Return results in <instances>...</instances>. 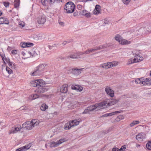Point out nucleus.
<instances>
[{"instance_id": "obj_36", "label": "nucleus", "mask_w": 151, "mask_h": 151, "mask_svg": "<svg viewBox=\"0 0 151 151\" xmlns=\"http://www.w3.org/2000/svg\"><path fill=\"white\" fill-rule=\"evenodd\" d=\"M147 32H146L147 34L151 32V23L150 24L147 28H146Z\"/></svg>"}, {"instance_id": "obj_13", "label": "nucleus", "mask_w": 151, "mask_h": 151, "mask_svg": "<svg viewBox=\"0 0 151 151\" xmlns=\"http://www.w3.org/2000/svg\"><path fill=\"white\" fill-rule=\"evenodd\" d=\"M109 99H107L106 101H104L101 103H105V105H103L101 108V109L104 108L105 106H110L115 104L116 103L115 99H112L109 102H108Z\"/></svg>"}, {"instance_id": "obj_41", "label": "nucleus", "mask_w": 151, "mask_h": 151, "mask_svg": "<svg viewBox=\"0 0 151 151\" xmlns=\"http://www.w3.org/2000/svg\"><path fill=\"white\" fill-rule=\"evenodd\" d=\"M146 147L148 149L151 150V141H149L147 143Z\"/></svg>"}, {"instance_id": "obj_61", "label": "nucleus", "mask_w": 151, "mask_h": 151, "mask_svg": "<svg viewBox=\"0 0 151 151\" xmlns=\"http://www.w3.org/2000/svg\"><path fill=\"white\" fill-rule=\"evenodd\" d=\"M2 14V12L0 10V16H1Z\"/></svg>"}, {"instance_id": "obj_11", "label": "nucleus", "mask_w": 151, "mask_h": 151, "mask_svg": "<svg viewBox=\"0 0 151 151\" xmlns=\"http://www.w3.org/2000/svg\"><path fill=\"white\" fill-rule=\"evenodd\" d=\"M40 86L38 87L35 91V92L38 93H43L46 92L49 89V88L47 86Z\"/></svg>"}, {"instance_id": "obj_50", "label": "nucleus", "mask_w": 151, "mask_h": 151, "mask_svg": "<svg viewBox=\"0 0 151 151\" xmlns=\"http://www.w3.org/2000/svg\"><path fill=\"white\" fill-rule=\"evenodd\" d=\"M85 16L87 18H89L91 17V14L89 12H87Z\"/></svg>"}, {"instance_id": "obj_14", "label": "nucleus", "mask_w": 151, "mask_h": 151, "mask_svg": "<svg viewBox=\"0 0 151 151\" xmlns=\"http://www.w3.org/2000/svg\"><path fill=\"white\" fill-rule=\"evenodd\" d=\"M146 135L143 133H139L136 135V139L139 142H142L146 138Z\"/></svg>"}, {"instance_id": "obj_20", "label": "nucleus", "mask_w": 151, "mask_h": 151, "mask_svg": "<svg viewBox=\"0 0 151 151\" xmlns=\"http://www.w3.org/2000/svg\"><path fill=\"white\" fill-rule=\"evenodd\" d=\"M142 85H150L151 82L149 79L147 78H142Z\"/></svg>"}, {"instance_id": "obj_57", "label": "nucleus", "mask_w": 151, "mask_h": 151, "mask_svg": "<svg viewBox=\"0 0 151 151\" xmlns=\"http://www.w3.org/2000/svg\"><path fill=\"white\" fill-rule=\"evenodd\" d=\"M45 0H42V3L43 5H45Z\"/></svg>"}, {"instance_id": "obj_59", "label": "nucleus", "mask_w": 151, "mask_h": 151, "mask_svg": "<svg viewBox=\"0 0 151 151\" xmlns=\"http://www.w3.org/2000/svg\"><path fill=\"white\" fill-rule=\"evenodd\" d=\"M76 107V106L75 105L74 106H73L71 108V109H73Z\"/></svg>"}, {"instance_id": "obj_43", "label": "nucleus", "mask_w": 151, "mask_h": 151, "mask_svg": "<svg viewBox=\"0 0 151 151\" xmlns=\"http://www.w3.org/2000/svg\"><path fill=\"white\" fill-rule=\"evenodd\" d=\"M8 64L9 67L12 68H15V64L13 62H10Z\"/></svg>"}, {"instance_id": "obj_10", "label": "nucleus", "mask_w": 151, "mask_h": 151, "mask_svg": "<svg viewBox=\"0 0 151 151\" xmlns=\"http://www.w3.org/2000/svg\"><path fill=\"white\" fill-rule=\"evenodd\" d=\"M66 140L65 139H61L56 142H52L50 143V146L51 147H55L58 146L59 145L61 144Z\"/></svg>"}, {"instance_id": "obj_46", "label": "nucleus", "mask_w": 151, "mask_h": 151, "mask_svg": "<svg viewBox=\"0 0 151 151\" xmlns=\"http://www.w3.org/2000/svg\"><path fill=\"white\" fill-rule=\"evenodd\" d=\"M122 1L124 4H128L131 1V0H122Z\"/></svg>"}, {"instance_id": "obj_48", "label": "nucleus", "mask_w": 151, "mask_h": 151, "mask_svg": "<svg viewBox=\"0 0 151 151\" xmlns=\"http://www.w3.org/2000/svg\"><path fill=\"white\" fill-rule=\"evenodd\" d=\"M3 4L6 7H9L10 3L8 2L4 1L3 2Z\"/></svg>"}, {"instance_id": "obj_55", "label": "nucleus", "mask_w": 151, "mask_h": 151, "mask_svg": "<svg viewBox=\"0 0 151 151\" xmlns=\"http://www.w3.org/2000/svg\"><path fill=\"white\" fill-rule=\"evenodd\" d=\"M119 149L117 147H114L112 149V151H119Z\"/></svg>"}, {"instance_id": "obj_38", "label": "nucleus", "mask_w": 151, "mask_h": 151, "mask_svg": "<svg viewBox=\"0 0 151 151\" xmlns=\"http://www.w3.org/2000/svg\"><path fill=\"white\" fill-rule=\"evenodd\" d=\"M122 112L121 111H115L114 112H113L111 113H108V116H112L114 115L115 114H116V113H119Z\"/></svg>"}, {"instance_id": "obj_12", "label": "nucleus", "mask_w": 151, "mask_h": 151, "mask_svg": "<svg viewBox=\"0 0 151 151\" xmlns=\"http://www.w3.org/2000/svg\"><path fill=\"white\" fill-rule=\"evenodd\" d=\"M46 19L45 16L42 15L38 17L37 18V23L40 24H43L46 22Z\"/></svg>"}, {"instance_id": "obj_31", "label": "nucleus", "mask_w": 151, "mask_h": 151, "mask_svg": "<svg viewBox=\"0 0 151 151\" xmlns=\"http://www.w3.org/2000/svg\"><path fill=\"white\" fill-rule=\"evenodd\" d=\"M81 53L79 52L77 54H72L69 55V57L71 58H79V57Z\"/></svg>"}, {"instance_id": "obj_45", "label": "nucleus", "mask_w": 151, "mask_h": 151, "mask_svg": "<svg viewBox=\"0 0 151 151\" xmlns=\"http://www.w3.org/2000/svg\"><path fill=\"white\" fill-rule=\"evenodd\" d=\"M34 45V44L32 43H31L29 42H27V47H32Z\"/></svg>"}, {"instance_id": "obj_2", "label": "nucleus", "mask_w": 151, "mask_h": 151, "mask_svg": "<svg viewBox=\"0 0 151 151\" xmlns=\"http://www.w3.org/2000/svg\"><path fill=\"white\" fill-rule=\"evenodd\" d=\"M105 103H96L93 105H92L88 107L87 109H85L84 111L82 113V114H90L91 111L98 110L101 109L102 106H104Z\"/></svg>"}, {"instance_id": "obj_62", "label": "nucleus", "mask_w": 151, "mask_h": 151, "mask_svg": "<svg viewBox=\"0 0 151 151\" xmlns=\"http://www.w3.org/2000/svg\"><path fill=\"white\" fill-rule=\"evenodd\" d=\"M150 76L151 77V70L150 71Z\"/></svg>"}, {"instance_id": "obj_1", "label": "nucleus", "mask_w": 151, "mask_h": 151, "mask_svg": "<svg viewBox=\"0 0 151 151\" xmlns=\"http://www.w3.org/2000/svg\"><path fill=\"white\" fill-rule=\"evenodd\" d=\"M40 122L37 119H33L31 121H27L23 123L22 127L28 130L32 129L34 127L39 124Z\"/></svg>"}, {"instance_id": "obj_42", "label": "nucleus", "mask_w": 151, "mask_h": 151, "mask_svg": "<svg viewBox=\"0 0 151 151\" xmlns=\"http://www.w3.org/2000/svg\"><path fill=\"white\" fill-rule=\"evenodd\" d=\"M6 70L9 74L13 73V71L8 67H6Z\"/></svg>"}, {"instance_id": "obj_5", "label": "nucleus", "mask_w": 151, "mask_h": 151, "mask_svg": "<svg viewBox=\"0 0 151 151\" xmlns=\"http://www.w3.org/2000/svg\"><path fill=\"white\" fill-rule=\"evenodd\" d=\"M114 39L120 44L122 45H129L131 43V41L123 39L122 37L118 34L116 35L115 36Z\"/></svg>"}, {"instance_id": "obj_63", "label": "nucleus", "mask_w": 151, "mask_h": 151, "mask_svg": "<svg viewBox=\"0 0 151 151\" xmlns=\"http://www.w3.org/2000/svg\"><path fill=\"white\" fill-rule=\"evenodd\" d=\"M45 96V95H43V96Z\"/></svg>"}, {"instance_id": "obj_30", "label": "nucleus", "mask_w": 151, "mask_h": 151, "mask_svg": "<svg viewBox=\"0 0 151 151\" xmlns=\"http://www.w3.org/2000/svg\"><path fill=\"white\" fill-rule=\"evenodd\" d=\"M72 127L70 122H68L65 124L64 126V128L65 130H68Z\"/></svg>"}, {"instance_id": "obj_60", "label": "nucleus", "mask_w": 151, "mask_h": 151, "mask_svg": "<svg viewBox=\"0 0 151 151\" xmlns=\"http://www.w3.org/2000/svg\"><path fill=\"white\" fill-rule=\"evenodd\" d=\"M13 10H10L9 11V12H12H12H13Z\"/></svg>"}, {"instance_id": "obj_49", "label": "nucleus", "mask_w": 151, "mask_h": 151, "mask_svg": "<svg viewBox=\"0 0 151 151\" xmlns=\"http://www.w3.org/2000/svg\"><path fill=\"white\" fill-rule=\"evenodd\" d=\"M87 12L86 10H83L81 12L80 14L82 15L85 16Z\"/></svg>"}, {"instance_id": "obj_9", "label": "nucleus", "mask_w": 151, "mask_h": 151, "mask_svg": "<svg viewBox=\"0 0 151 151\" xmlns=\"http://www.w3.org/2000/svg\"><path fill=\"white\" fill-rule=\"evenodd\" d=\"M104 46H101L98 47H96L94 49H88L85 52H79V53H81V55H82L84 54H88L98 50H100L104 48Z\"/></svg>"}, {"instance_id": "obj_16", "label": "nucleus", "mask_w": 151, "mask_h": 151, "mask_svg": "<svg viewBox=\"0 0 151 151\" xmlns=\"http://www.w3.org/2000/svg\"><path fill=\"white\" fill-rule=\"evenodd\" d=\"M105 91L107 94L110 97H113L114 96V91L111 89L109 87L107 86L105 88Z\"/></svg>"}, {"instance_id": "obj_27", "label": "nucleus", "mask_w": 151, "mask_h": 151, "mask_svg": "<svg viewBox=\"0 0 151 151\" xmlns=\"http://www.w3.org/2000/svg\"><path fill=\"white\" fill-rule=\"evenodd\" d=\"M84 68H81L80 69H72L73 72V73L76 75H78L81 72V71Z\"/></svg>"}, {"instance_id": "obj_35", "label": "nucleus", "mask_w": 151, "mask_h": 151, "mask_svg": "<svg viewBox=\"0 0 151 151\" xmlns=\"http://www.w3.org/2000/svg\"><path fill=\"white\" fill-rule=\"evenodd\" d=\"M140 122L139 121H133L130 124V126L132 127L134 125L139 124Z\"/></svg>"}, {"instance_id": "obj_51", "label": "nucleus", "mask_w": 151, "mask_h": 151, "mask_svg": "<svg viewBox=\"0 0 151 151\" xmlns=\"http://www.w3.org/2000/svg\"><path fill=\"white\" fill-rule=\"evenodd\" d=\"M21 46L24 48L27 47V42H22L21 44Z\"/></svg>"}, {"instance_id": "obj_39", "label": "nucleus", "mask_w": 151, "mask_h": 151, "mask_svg": "<svg viewBox=\"0 0 151 151\" xmlns=\"http://www.w3.org/2000/svg\"><path fill=\"white\" fill-rule=\"evenodd\" d=\"M18 25L20 28L23 27L25 26V23L23 21H20L19 22Z\"/></svg>"}, {"instance_id": "obj_25", "label": "nucleus", "mask_w": 151, "mask_h": 151, "mask_svg": "<svg viewBox=\"0 0 151 151\" xmlns=\"http://www.w3.org/2000/svg\"><path fill=\"white\" fill-rule=\"evenodd\" d=\"M46 65H44L43 64L40 65L37 68L39 70V71L41 73L45 69V66Z\"/></svg>"}, {"instance_id": "obj_28", "label": "nucleus", "mask_w": 151, "mask_h": 151, "mask_svg": "<svg viewBox=\"0 0 151 151\" xmlns=\"http://www.w3.org/2000/svg\"><path fill=\"white\" fill-rule=\"evenodd\" d=\"M41 73L36 68V70L33 72H31L30 75L33 76H37L40 75Z\"/></svg>"}, {"instance_id": "obj_33", "label": "nucleus", "mask_w": 151, "mask_h": 151, "mask_svg": "<svg viewBox=\"0 0 151 151\" xmlns=\"http://www.w3.org/2000/svg\"><path fill=\"white\" fill-rule=\"evenodd\" d=\"M132 53L133 55L135 56H139V55H141V53L140 51L139 50H135L132 51Z\"/></svg>"}, {"instance_id": "obj_4", "label": "nucleus", "mask_w": 151, "mask_h": 151, "mask_svg": "<svg viewBox=\"0 0 151 151\" xmlns=\"http://www.w3.org/2000/svg\"><path fill=\"white\" fill-rule=\"evenodd\" d=\"M32 86L35 87L43 86L46 85V83L42 79H38L34 80L31 82Z\"/></svg>"}, {"instance_id": "obj_54", "label": "nucleus", "mask_w": 151, "mask_h": 151, "mask_svg": "<svg viewBox=\"0 0 151 151\" xmlns=\"http://www.w3.org/2000/svg\"><path fill=\"white\" fill-rule=\"evenodd\" d=\"M17 50H13L11 51V53L13 55H15L17 54Z\"/></svg>"}, {"instance_id": "obj_56", "label": "nucleus", "mask_w": 151, "mask_h": 151, "mask_svg": "<svg viewBox=\"0 0 151 151\" xmlns=\"http://www.w3.org/2000/svg\"><path fill=\"white\" fill-rule=\"evenodd\" d=\"M77 8L79 9H82V6L80 4H78L77 5Z\"/></svg>"}, {"instance_id": "obj_52", "label": "nucleus", "mask_w": 151, "mask_h": 151, "mask_svg": "<svg viewBox=\"0 0 151 151\" xmlns=\"http://www.w3.org/2000/svg\"><path fill=\"white\" fill-rule=\"evenodd\" d=\"M58 22L60 26L63 27L64 26V23L63 22H61L60 20H58Z\"/></svg>"}, {"instance_id": "obj_15", "label": "nucleus", "mask_w": 151, "mask_h": 151, "mask_svg": "<svg viewBox=\"0 0 151 151\" xmlns=\"http://www.w3.org/2000/svg\"><path fill=\"white\" fill-rule=\"evenodd\" d=\"M101 6L99 5H96L93 13L94 14L98 15L101 13Z\"/></svg>"}, {"instance_id": "obj_7", "label": "nucleus", "mask_w": 151, "mask_h": 151, "mask_svg": "<svg viewBox=\"0 0 151 151\" xmlns=\"http://www.w3.org/2000/svg\"><path fill=\"white\" fill-rule=\"evenodd\" d=\"M119 64L118 62L116 61H114L111 62H108L101 64L99 66V67L106 69L116 66Z\"/></svg>"}, {"instance_id": "obj_32", "label": "nucleus", "mask_w": 151, "mask_h": 151, "mask_svg": "<svg viewBox=\"0 0 151 151\" xmlns=\"http://www.w3.org/2000/svg\"><path fill=\"white\" fill-rule=\"evenodd\" d=\"M48 108V106L45 103H43L40 106V109L42 111H45Z\"/></svg>"}, {"instance_id": "obj_34", "label": "nucleus", "mask_w": 151, "mask_h": 151, "mask_svg": "<svg viewBox=\"0 0 151 151\" xmlns=\"http://www.w3.org/2000/svg\"><path fill=\"white\" fill-rule=\"evenodd\" d=\"M19 0H15L14 2V5L15 8L19 7Z\"/></svg>"}, {"instance_id": "obj_23", "label": "nucleus", "mask_w": 151, "mask_h": 151, "mask_svg": "<svg viewBox=\"0 0 151 151\" xmlns=\"http://www.w3.org/2000/svg\"><path fill=\"white\" fill-rule=\"evenodd\" d=\"M21 54L23 56L22 58L25 59L31 57L29 52L22 51V52Z\"/></svg>"}, {"instance_id": "obj_6", "label": "nucleus", "mask_w": 151, "mask_h": 151, "mask_svg": "<svg viewBox=\"0 0 151 151\" xmlns=\"http://www.w3.org/2000/svg\"><path fill=\"white\" fill-rule=\"evenodd\" d=\"M143 58L141 55L135 56L134 58H130L127 61V64L130 65L134 63L139 62L143 60Z\"/></svg>"}, {"instance_id": "obj_19", "label": "nucleus", "mask_w": 151, "mask_h": 151, "mask_svg": "<svg viewBox=\"0 0 151 151\" xmlns=\"http://www.w3.org/2000/svg\"><path fill=\"white\" fill-rule=\"evenodd\" d=\"M31 146L30 144L26 145L20 148L17 149L15 151H26L29 149Z\"/></svg>"}, {"instance_id": "obj_24", "label": "nucleus", "mask_w": 151, "mask_h": 151, "mask_svg": "<svg viewBox=\"0 0 151 151\" xmlns=\"http://www.w3.org/2000/svg\"><path fill=\"white\" fill-rule=\"evenodd\" d=\"M80 121V119H78V120H72L70 122L71 123L72 127L78 125L79 124Z\"/></svg>"}, {"instance_id": "obj_17", "label": "nucleus", "mask_w": 151, "mask_h": 151, "mask_svg": "<svg viewBox=\"0 0 151 151\" xmlns=\"http://www.w3.org/2000/svg\"><path fill=\"white\" fill-rule=\"evenodd\" d=\"M68 85L64 84L61 86L60 87V91L63 93H66L68 91Z\"/></svg>"}, {"instance_id": "obj_21", "label": "nucleus", "mask_w": 151, "mask_h": 151, "mask_svg": "<svg viewBox=\"0 0 151 151\" xmlns=\"http://www.w3.org/2000/svg\"><path fill=\"white\" fill-rule=\"evenodd\" d=\"M71 88L73 90H76L77 91L81 92L83 90V88L80 85H72L71 86Z\"/></svg>"}, {"instance_id": "obj_18", "label": "nucleus", "mask_w": 151, "mask_h": 151, "mask_svg": "<svg viewBox=\"0 0 151 151\" xmlns=\"http://www.w3.org/2000/svg\"><path fill=\"white\" fill-rule=\"evenodd\" d=\"M31 146L30 144L26 145L20 148L17 149L15 151H26L29 149Z\"/></svg>"}, {"instance_id": "obj_3", "label": "nucleus", "mask_w": 151, "mask_h": 151, "mask_svg": "<svg viewBox=\"0 0 151 151\" xmlns=\"http://www.w3.org/2000/svg\"><path fill=\"white\" fill-rule=\"evenodd\" d=\"M75 9L74 4L71 1L68 2L64 7V9L67 13H72L74 12Z\"/></svg>"}, {"instance_id": "obj_58", "label": "nucleus", "mask_w": 151, "mask_h": 151, "mask_svg": "<svg viewBox=\"0 0 151 151\" xmlns=\"http://www.w3.org/2000/svg\"><path fill=\"white\" fill-rule=\"evenodd\" d=\"M103 116L104 117L108 116V113L105 114Z\"/></svg>"}, {"instance_id": "obj_8", "label": "nucleus", "mask_w": 151, "mask_h": 151, "mask_svg": "<svg viewBox=\"0 0 151 151\" xmlns=\"http://www.w3.org/2000/svg\"><path fill=\"white\" fill-rule=\"evenodd\" d=\"M22 129V127L20 125H18L17 126L13 127L12 129L9 130L8 132L9 134H14L16 133L19 132Z\"/></svg>"}, {"instance_id": "obj_22", "label": "nucleus", "mask_w": 151, "mask_h": 151, "mask_svg": "<svg viewBox=\"0 0 151 151\" xmlns=\"http://www.w3.org/2000/svg\"><path fill=\"white\" fill-rule=\"evenodd\" d=\"M9 23V20L8 19L4 17L0 18V24H8Z\"/></svg>"}, {"instance_id": "obj_26", "label": "nucleus", "mask_w": 151, "mask_h": 151, "mask_svg": "<svg viewBox=\"0 0 151 151\" xmlns=\"http://www.w3.org/2000/svg\"><path fill=\"white\" fill-rule=\"evenodd\" d=\"M38 50L37 49H33L31 50V52H29L31 57L35 56L38 55L37 52Z\"/></svg>"}, {"instance_id": "obj_37", "label": "nucleus", "mask_w": 151, "mask_h": 151, "mask_svg": "<svg viewBox=\"0 0 151 151\" xmlns=\"http://www.w3.org/2000/svg\"><path fill=\"white\" fill-rule=\"evenodd\" d=\"M2 59L4 63H5V62H6V63H9L10 62V60L9 58H6L5 57L2 58Z\"/></svg>"}, {"instance_id": "obj_44", "label": "nucleus", "mask_w": 151, "mask_h": 151, "mask_svg": "<svg viewBox=\"0 0 151 151\" xmlns=\"http://www.w3.org/2000/svg\"><path fill=\"white\" fill-rule=\"evenodd\" d=\"M127 146L126 145L122 146L121 148L119 149V151H124L126 148Z\"/></svg>"}, {"instance_id": "obj_29", "label": "nucleus", "mask_w": 151, "mask_h": 151, "mask_svg": "<svg viewBox=\"0 0 151 151\" xmlns=\"http://www.w3.org/2000/svg\"><path fill=\"white\" fill-rule=\"evenodd\" d=\"M39 97V96L38 95L35 94H32L28 98L30 100H33Z\"/></svg>"}, {"instance_id": "obj_53", "label": "nucleus", "mask_w": 151, "mask_h": 151, "mask_svg": "<svg viewBox=\"0 0 151 151\" xmlns=\"http://www.w3.org/2000/svg\"><path fill=\"white\" fill-rule=\"evenodd\" d=\"M17 15V13L13 11L12 13L11 14V16H12V17H13Z\"/></svg>"}, {"instance_id": "obj_47", "label": "nucleus", "mask_w": 151, "mask_h": 151, "mask_svg": "<svg viewBox=\"0 0 151 151\" xmlns=\"http://www.w3.org/2000/svg\"><path fill=\"white\" fill-rule=\"evenodd\" d=\"M124 119V117L123 116L120 115L118 116L116 119L118 121H120V120H122L123 119Z\"/></svg>"}, {"instance_id": "obj_40", "label": "nucleus", "mask_w": 151, "mask_h": 151, "mask_svg": "<svg viewBox=\"0 0 151 151\" xmlns=\"http://www.w3.org/2000/svg\"><path fill=\"white\" fill-rule=\"evenodd\" d=\"M142 78H138L136 79L135 82L136 83H139L142 85Z\"/></svg>"}]
</instances>
